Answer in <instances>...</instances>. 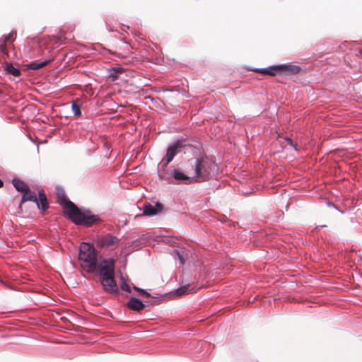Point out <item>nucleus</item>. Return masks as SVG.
<instances>
[{"mask_svg": "<svg viewBox=\"0 0 362 362\" xmlns=\"http://www.w3.org/2000/svg\"><path fill=\"white\" fill-rule=\"evenodd\" d=\"M173 177L175 180L183 182L185 184H189L192 182V178L188 175L184 174L178 169L173 170Z\"/></svg>", "mask_w": 362, "mask_h": 362, "instance_id": "9b49d317", "label": "nucleus"}, {"mask_svg": "<svg viewBox=\"0 0 362 362\" xmlns=\"http://www.w3.org/2000/svg\"><path fill=\"white\" fill-rule=\"evenodd\" d=\"M189 163L194 172L192 179L197 182L209 180L211 177V172L215 168L213 160L204 156L191 159L189 160Z\"/></svg>", "mask_w": 362, "mask_h": 362, "instance_id": "f03ea898", "label": "nucleus"}, {"mask_svg": "<svg viewBox=\"0 0 362 362\" xmlns=\"http://www.w3.org/2000/svg\"><path fill=\"white\" fill-rule=\"evenodd\" d=\"M301 68L297 65L293 64H281L276 66H272L266 69H257L255 71L263 74L270 76H275L279 73H286L287 74L293 75L298 74Z\"/></svg>", "mask_w": 362, "mask_h": 362, "instance_id": "20e7f679", "label": "nucleus"}, {"mask_svg": "<svg viewBox=\"0 0 362 362\" xmlns=\"http://www.w3.org/2000/svg\"><path fill=\"white\" fill-rule=\"evenodd\" d=\"M121 288L124 291H126L127 292H130V287L129 286V285L127 284V283H123L122 285H121Z\"/></svg>", "mask_w": 362, "mask_h": 362, "instance_id": "b1692460", "label": "nucleus"}, {"mask_svg": "<svg viewBox=\"0 0 362 362\" xmlns=\"http://www.w3.org/2000/svg\"><path fill=\"white\" fill-rule=\"evenodd\" d=\"M177 255L178 257V259L182 264H185L186 259H187V255L185 254V252L183 250H177Z\"/></svg>", "mask_w": 362, "mask_h": 362, "instance_id": "412c9836", "label": "nucleus"}, {"mask_svg": "<svg viewBox=\"0 0 362 362\" xmlns=\"http://www.w3.org/2000/svg\"><path fill=\"white\" fill-rule=\"evenodd\" d=\"M182 147L180 142H176L173 145L168 147L165 156V162L162 164L161 168L165 170L168 163L173 159L174 156L179 152V149Z\"/></svg>", "mask_w": 362, "mask_h": 362, "instance_id": "0eeeda50", "label": "nucleus"}, {"mask_svg": "<svg viewBox=\"0 0 362 362\" xmlns=\"http://www.w3.org/2000/svg\"><path fill=\"white\" fill-rule=\"evenodd\" d=\"M4 186L3 181L0 179V187H2Z\"/></svg>", "mask_w": 362, "mask_h": 362, "instance_id": "a878e982", "label": "nucleus"}, {"mask_svg": "<svg viewBox=\"0 0 362 362\" xmlns=\"http://www.w3.org/2000/svg\"><path fill=\"white\" fill-rule=\"evenodd\" d=\"M6 43H7V42L5 41L4 40H3V39L0 40V52L2 54L8 56V49L6 47Z\"/></svg>", "mask_w": 362, "mask_h": 362, "instance_id": "aec40b11", "label": "nucleus"}, {"mask_svg": "<svg viewBox=\"0 0 362 362\" xmlns=\"http://www.w3.org/2000/svg\"><path fill=\"white\" fill-rule=\"evenodd\" d=\"M98 265L100 278L115 276V260L113 259H103Z\"/></svg>", "mask_w": 362, "mask_h": 362, "instance_id": "39448f33", "label": "nucleus"}, {"mask_svg": "<svg viewBox=\"0 0 362 362\" xmlns=\"http://www.w3.org/2000/svg\"><path fill=\"white\" fill-rule=\"evenodd\" d=\"M360 52H361V55H362V50H361Z\"/></svg>", "mask_w": 362, "mask_h": 362, "instance_id": "bb28decb", "label": "nucleus"}, {"mask_svg": "<svg viewBox=\"0 0 362 362\" xmlns=\"http://www.w3.org/2000/svg\"><path fill=\"white\" fill-rule=\"evenodd\" d=\"M23 193V195L22 197L21 203L27 202V201H31V202H35L37 204V207L40 208L38 199H37L36 195L35 194V193L32 192L29 188H28V191H25Z\"/></svg>", "mask_w": 362, "mask_h": 362, "instance_id": "f8f14e48", "label": "nucleus"}, {"mask_svg": "<svg viewBox=\"0 0 362 362\" xmlns=\"http://www.w3.org/2000/svg\"><path fill=\"white\" fill-rule=\"evenodd\" d=\"M57 202L62 205L69 218L76 224L90 226L100 221V219L90 211H81L66 196L63 189H58L57 193Z\"/></svg>", "mask_w": 362, "mask_h": 362, "instance_id": "f257e3e1", "label": "nucleus"}, {"mask_svg": "<svg viewBox=\"0 0 362 362\" xmlns=\"http://www.w3.org/2000/svg\"><path fill=\"white\" fill-rule=\"evenodd\" d=\"M98 253L93 245L83 243L80 245L78 260L81 267L87 272L93 273L98 267Z\"/></svg>", "mask_w": 362, "mask_h": 362, "instance_id": "7ed1b4c3", "label": "nucleus"}, {"mask_svg": "<svg viewBox=\"0 0 362 362\" xmlns=\"http://www.w3.org/2000/svg\"><path fill=\"white\" fill-rule=\"evenodd\" d=\"M288 142L289 144H291V146H293V141L291 139H287Z\"/></svg>", "mask_w": 362, "mask_h": 362, "instance_id": "393cba45", "label": "nucleus"}, {"mask_svg": "<svg viewBox=\"0 0 362 362\" xmlns=\"http://www.w3.org/2000/svg\"><path fill=\"white\" fill-rule=\"evenodd\" d=\"M163 209L160 203H156L155 206L150 204H146L144 206L143 215L144 216H153L162 211Z\"/></svg>", "mask_w": 362, "mask_h": 362, "instance_id": "1a4fd4ad", "label": "nucleus"}, {"mask_svg": "<svg viewBox=\"0 0 362 362\" xmlns=\"http://www.w3.org/2000/svg\"><path fill=\"white\" fill-rule=\"evenodd\" d=\"M37 199L40 204L39 209H42V211H45L48 209L49 204L47 196L43 190L39 192V199Z\"/></svg>", "mask_w": 362, "mask_h": 362, "instance_id": "ddd939ff", "label": "nucleus"}, {"mask_svg": "<svg viewBox=\"0 0 362 362\" xmlns=\"http://www.w3.org/2000/svg\"><path fill=\"white\" fill-rule=\"evenodd\" d=\"M134 289L136 291H138L140 295L141 296H146V297H151V295L149 293H148L147 291H146L145 290L142 289V288H140L139 287H136V286H134Z\"/></svg>", "mask_w": 362, "mask_h": 362, "instance_id": "4be33fe9", "label": "nucleus"}, {"mask_svg": "<svg viewBox=\"0 0 362 362\" xmlns=\"http://www.w3.org/2000/svg\"><path fill=\"white\" fill-rule=\"evenodd\" d=\"M50 62H51V60H45V61H43V62H42L40 63L31 62L29 64H28L27 66H28V68H29L30 69L37 70V69H41V68L45 66Z\"/></svg>", "mask_w": 362, "mask_h": 362, "instance_id": "dca6fc26", "label": "nucleus"}, {"mask_svg": "<svg viewBox=\"0 0 362 362\" xmlns=\"http://www.w3.org/2000/svg\"><path fill=\"white\" fill-rule=\"evenodd\" d=\"M71 110L74 115L80 116L81 115L80 105L76 102L72 103Z\"/></svg>", "mask_w": 362, "mask_h": 362, "instance_id": "6ab92c4d", "label": "nucleus"}, {"mask_svg": "<svg viewBox=\"0 0 362 362\" xmlns=\"http://www.w3.org/2000/svg\"><path fill=\"white\" fill-rule=\"evenodd\" d=\"M2 39L6 41L7 42L10 41L12 42L14 40L13 34L11 33Z\"/></svg>", "mask_w": 362, "mask_h": 362, "instance_id": "5701e85b", "label": "nucleus"}, {"mask_svg": "<svg viewBox=\"0 0 362 362\" xmlns=\"http://www.w3.org/2000/svg\"><path fill=\"white\" fill-rule=\"evenodd\" d=\"M123 71L124 70L122 68H112L110 71V76L115 81L118 78V75L123 73Z\"/></svg>", "mask_w": 362, "mask_h": 362, "instance_id": "a211bd4d", "label": "nucleus"}, {"mask_svg": "<svg viewBox=\"0 0 362 362\" xmlns=\"http://www.w3.org/2000/svg\"><path fill=\"white\" fill-rule=\"evenodd\" d=\"M127 306L134 311L141 312L145 308V305L141 300L136 298H131L130 300L127 303Z\"/></svg>", "mask_w": 362, "mask_h": 362, "instance_id": "9d476101", "label": "nucleus"}, {"mask_svg": "<svg viewBox=\"0 0 362 362\" xmlns=\"http://www.w3.org/2000/svg\"><path fill=\"white\" fill-rule=\"evenodd\" d=\"M5 70L10 74L14 76H19L21 71L17 68L14 67L12 64H6Z\"/></svg>", "mask_w": 362, "mask_h": 362, "instance_id": "f3484780", "label": "nucleus"}, {"mask_svg": "<svg viewBox=\"0 0 362 362\" xmlns=\"http://www.w3.org/2000/svg\"><path fill=\"white\" fill-rule=\"evenodd\" d=\"M12 182L15 188L18 192H23L25 191H28L29 187L21 180L15 178L13 180Z\"/></svg>", "mask_w": 362, "mask_h": 362, "instance_id": "4468645a", "label": "nucleus"}, {"mask_svg": "<svg viewBox=\"0 0 362 362\" xmlns=\"http://www.w3.org/2000/svg\"><path fill=\"white\" fill-rule=\"evenodd\" d=\"M118 242L117 237L107 234L98 240V245L101 247H110L117 245Z\"/></svg>", "mask_w": 362, "mask_h": 362, "instance_id": "6e6552de", "label": "nucleus"}, {"mask_svg": "<svg viewBox=\"0 0 362 362\" xmlns=\"http://www.w3.org/2000/svg\"><path fill=\"white\" fill-rule=\"evenodd\" d=\"M100 284L103 289L107 293H117V285L115 280V276H109L100 278Z\"/></svg>", "mask_w": 362, "mask_h": 362, "instance_id": "423d86ee", "label": "nucleus"}, {"mask_svg": "<svg viewBox=\"0 0 362 362\" xmlns=\"http://www.w3.org/2000/svg\"><path fill=\"white\" fill-rule=\"evenodd\" d=\"M195 291L196 289L194 287H192L191 285L187 284L177 289L176 293L177 294V296H182L193 293Z\"/></svg>", "mask_w": 362, "mask_h": 362, "instance_id": "2eb2a0df", "label": "nucleus"}]
</instances>
